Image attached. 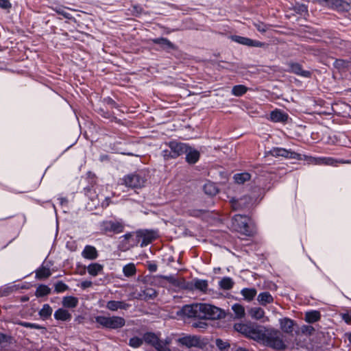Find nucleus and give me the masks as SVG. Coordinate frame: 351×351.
I'll return each instance as SVG.
<instances>
[{
	"label": "nucleus",
	"mask_w": 351,
	"mask_h": 351,
	"mask_svg": "<svg viewBox=\"0 0 351 351\" xmlns=\"http://www.w3.org/2000/svg\"><path fill=\"white\" fill-rule=\"evenodd\" d=\"M250 219L246 216L236 215L232 218V226L237 232L246 236H252L256 233V229Z\"/></svg>",
	"instance_id": "obj_2"
},
{
	"label": "nucleus",
	"mask_w": 351,
	"mask_h": 351,
	"mask_svg": "<svg viewBox=\"0 0 351 351\" xmlns=\"http://www.w3.org/2000/svg\"><path fill=\"white\" fill-rule=\"evenodd\" d=\"M219 285L223 290H229L232 288L234 282L231 278L224 277L219 281Z\"/></svg>",
	"instance_id": "obj_30"
},
{
	"label": "nucleus",
	"mask_w": 351,
	"mask_h": 351,
	"mask_svg": "<svg viewBox=\"0 0 351 351\" xmlns=\"http://www.w3.org/2000/svg\"><path fill=\"white\" fill-rule=\"evenodd\" d=\"M150 42L159 45L163 49H176V46L172 43L169 40L166 38L160 37L156 38H152L149 40Z\"/></svg>",
	"instance_id": "obj_12"
},
{
	"label": "nucleus",
	"mask_w": 351,
	"mask_h": 351,
	"mask_svg": "<svg viewBox=\"0 0 351 351\" xmlns=\"http://www.w3.org/2000/svg\"><path fill=\"white\" fill-rule=\"evenodd\" d=\"M348 339L350 342L351 343V333L349 335Z\"/></svg>",
	"instance_id": "obj_57"
},
{
	"label": "nucleus",
	"mask_w": 351,
	"mask_h": 351,
	"mask_svg": "<svg viewBox=\"0 0 351 351\" xmlns=\"http://www.w3.org/2000/svg\"><path fill=\"white\" fill-rule=\"evenodd\" d=\"M7 340H8V337L2 333H0V343L6 342Z\"/></svg>",
	"instance_id": "obj_54"
},
{
	"label": "nucleus",
	"mask_w": 351,
	"mask_h": 351,
	"mask_svg": "<svg viewBox=\"0 0 351 351\" xmlns=\"http://www.w3.org/2000/svg\"><path fill=\"white\" fill-rule=\"evenodd\" d=\"M82 256L84 258L94 260L97 257V252L95 247L86 245L82 252Z\"/></svg>",
	"instance_id": "obj_21"
},
{
	"label": "nucleus",
	"mask_w": 351,
	"mask_h": 351,
	"mask_svg": "<svg viewBox=\"0 0 351 351\" xmlns=\"http://www.w3.org/2000/svg\"><path fill=\"white\" fill-rule=\"evenodd\" d=\"M162 155L165 160H169L170 158H173V152L171 149L162 150Z\"/></svg>",
	"instance_id": "obj_47"
},
{
	"label": "nucleus",
	"mask_w": 351,
	"mask_h": 351,
	"mask_svg": "<svg viewBox=\"0 0 351 351\" xmlns=\"http://www.w3.org/2000/svg\"><path fill=\"white\" fill-rule=\"evenodd\" d=\"M250 316L254 319L259 320L265 317V311L261 307H252L249 311Z\"/></svg>",
	"instance_id": "obj_24"
},
{
	"label": "nucleus",
	"mask_w": 351,
	"mask_h": 351,
	"mask_svg": "<svg viewBox=\"0 0 351 351\" xmlns=\"http://www.w3.org/2000/svg\"><path fill=\"white\" fill-rule=\"evenodd\" d=\"M156 297V291L152 287H146L138 293V298L144 300H152Z\"/></svg>",
	"instance_id": "obj_20"
},
{
	"label": "nucleus",
	"mask_w": 351,
	"mask_h": 351,
	"mask_svg": "<svg viewBox=\"0 0 351 351\" xmlns=\"http://www.w3.org/2000/svg\"><path fill=\"white\" fill-rule=\"evenodd\" d=\"M257 300L261 305L265 306L267 304L272 303L274 298L269 292L265 291L258 295Z\"/></svg>",
	"instance_id": "obj_22"
},
{
	"label": "nucleus",
	"mask_w": 351,
	"mask_h": 351,
	"mask_svg": "<svg viewBox=\"0 0 351 351\" xmlns=\"http://www.w3.org/2000/svg\"><path fill=\"white\" fill-rule=\"evenodd\" d=\"M270 119L276 123H283L287 121L288 114L280 110H275L270 113Z\"/></svg>",
	"instance_id": "obj_17"
},
{
	"label": "nucleus",
	"mask_w": 351,
	"mask_h": 351,
	"mask_svg": "<svg viewBox=\"0 0 351 351\" xmlns=\"http://www.w3.org/2000/svg\"><path fill=\"white\" fill-rule=\"evenodd\" d=\"M280 328L283 332L291 333L293 331V322L289 318H284L280 321Z\"/></svg>",
	"instance_id": "obj_25"
},
{
	"label": "nucleus",
	"mask_w": 351,
	"mask_h": 351,
	"mask_svg": "<svg viewBox=\"0 0 351 351\" xmlns=\"http://www.w3.org/2000/svg\"><path fill=\"white\" fill-rule=\"evenodd\" d=\"M341 318L347 324H350L351 322V315L349 313H342Z\"/></svg>",
	"instance_id": "obj_51"
},
{
	"label": "nucleus",
	"mask_w": 351,
	"mask_h": 351,
	"mask_svg": "<svg viewBox=\"0 0 351 351\" xmlns=\"http://www.w3.org/2000/svg\"><path fill=\"white\" fill-rule=\"evenodd\" d=\"M50 292H51V289L48 286L45 285H40L36 288V290L35 292V295L37 298H40V297H43V296L49 295L50 293Z\"/></svg>",
	"instance_id": "obj_32"
},
{
	"label": "nucleus",
	"mask_w": 351,
	"mask_h": 351,
	"mask_svg": "<svg viewBox=\"0 0 351 351\" xmlns=\"http://www.w3.org/2000/svg\"><path fill=\"white\" fill-rule=\"evenodd\" d=\"M12 6L8 0H0V8L3 9H9Z\"/></svg>",
	"instance_id": "obj_48"
},
{
	"label": "nucleus",
	"mask_w": 351,
	"mask_h": 351,
	"mask_svg": "<svg viewBox=\"0 0 351 351\" xmlns=\"http://www.w3.org/2000/svg\"><path fill=\"white\" fill-rule=\"evenodd\" d=\"M308 162L315 165H326L330 166H336L337 163L335 159L330 157H311Z\"/></svg>",
	"instance_id": "obj_10"
},
{
	"label": "nucleus",
	"mask_w": 351,
	"mask_h": 351,
	"mask_svg": "<svg viewBox=\"0 0 351 351\" xmlns=\"http://www.w3.org/2000/svg\"><path fill=\"white\" fill-rule=\"evenodd\" d=\"M93 283L90 280H84L82 281L80 284V287L83 289H87L88 287H90L92 286Z\"/></svg>",
	"instance_id": "obj_50"
},
{
	"label": "nucleus",
	"mask_w": 351,
	"mask_h": 351,
	"mask_svg": "<svg viewBox=\"0 0 351 351\" xmlns=\"http://www.w3.org/2000/svg\"><path fill=\"white\" fill-rule=\"evenodd\" d=\"M288 71L289 72L304 77H309L311 76V72L303 70L302 66L298 63L290 62L288 64Z\"/></svg>",
	"instance_id": "obj_9"
},
{
	"label": "nucleus",
	"mask_w": 351,
	"mask_h": 351,
	"mask_svg": "<svg viewBox=\"0 0 351 351\" xmlns=\"http://www.w3.org/2000/svg\"><path fill=\"white\" fill-rule=\"evenodd\" d=\"M53 316L56 320L62 322H69L72 317L71 314L64 308H60L57 309L55 311Z\"/></svg>",
	"instance_id": "obj_14"
},
{
	"label": "nucleus",
	"mask_w": 351,
	"mask_h": 351,
	"mask_svg": "<svg viewBox=\"0 0 351 351\" xmlns=\"http://www.w3.org/2000/svg\"><path fill=\"white\" fill-rule=\"evenodd\" d=\"M51 313L52 308L48 304H44L40 311H39L40 316L43 319L48 318L49 317L51 316Z\"/></svg>",
	"instance_id": "obj_38"
},
{
	"label": "nucleus",
	"mask_w": 351,
	"mask_h": 351,
	"mask_svg": "<svg viewBox=\"0 0 351 351\" xmlns=\"http://www.w3.org/2000/svg\"><path fill=\"white\" fill-rule=\"evenodd\" d=\"M247 91V88L244 85H236L232 87V94L237 97L243 95Z\"/></svg>",
	"instance_id": "obj_35"
},
{
	"label": "nucleus",
	"mask_w": 351,
	"mask_h": 351,
	"mask_svg": "<svg viewBox=\"0 0 351 351\" xmlns=\"http://www.w3.org/2000/svg\"><path fill=\"white\" fill-rule=\"evenodd\" d=\"M54 10L59 14L63 16L65 19H72V16L70 13L65 11L64 8L57 7L54 9Z\"/></svg>",
	"instance_id": "obj_43"
},
{
	"label": "nucleus",
	"mask_w": 351,
	"mask_h": 351,
	"mask_svg": "<svg viewBox=\"0 0 351 351\" xmlns=\"http://www.w3.org/2000/svg\"><path fill=\"white\" fill-rule=\"evenodd\" d=\"M148 269L151 271H156L157 270V266L156 264H149Z\"/></svg>",
	"instance_id": "obj_55"
},
{
	"label": "nucleus",
	"mask_w": 351,
	"mask_h": 351,
	"mask_svg": "<svg viewBox=\"0 0 351 351\" xmlns=\"http://www.w3.org/2000/svg\"><path fill=\"white\" fill-rule=\"evenodd\" d=\"M181 314L190 318L217 319L221 317V308L206 303H195L184 306L180 310Z\"/></svg>",
	"instance_id": "obj_1"
},
{
	"label": "nucleus",
	"mask_w": 351,
	"mask_h": 351,
	"mask_svg": "<svg viewBox=\"0 0 351 351\" xmlns=\"http://www.w3.org/2000/svg\"><path fill=\"white\" fill-rule=\"evenodd\" d=\"M195 289L206 292L208 289V282L206 280H196L194 282Z\"/></svg>",
	"instance_id": "obj_39"
},
{
	"label": "nucleus",
	"mask_w": 351,
	"mask_h": 351,
	"mask_svg": "<svg viewBox=\"0 0 351 351\" xmlns=\"http://www.w3.org/2000/svg\"><path fill=\"white\" fill-rule=\"evenodd\" d=\"M95 322L100 326L108 329H119L125 324V320L119 316H103L98 315L95 317Z\"/></svg>",
	"instance_id": "obj_3"
},
{
	"label": "nucleus",
	"mask_w": 351,
	"mask_h": 351,
	"mask_svg": "<svg viewBox=\"0 0 351 351\" xmlns=\"http://www.w3.org/2000/svg\"><path fill=\"white\" fill-rule=\"evenodd\" d=\"M247 336L253 339L265 340L267 335L263 328L256 327L251 328Z\"/></svg>",
	"instance_id": "obj_16"
},
{
	"label": "nucleus",
	"mask_w": 351,
	"mask_h": 351,
	"mask_svg": "<svg viewBox=\"0 0 351 351\" xmlns=\"http://www.w3.org/2000/svg\"><path fill=\"white\" fill-rule=\"evenodd\" d=\"M143 343V339L139 337H132L130 339V346L133 348H138Z\"/></svg>",
	"instance_id": "obj_42"
},
{
	"label": "nucleus",
	"mask_w": 351,
	"mask_h": 351,
	"mask_svg": "<svg viewBox=\"0 0 351 351\" xmlns=\"http://www.w3.org/2000/svg\"><path fill=\"white\" fill-rule=\"evenodd\" d=\"M104 266L99 263H94L88 265L87 271L92 276H96L103 271Z\"/></svg>",
	"instance_id": "obj_23"
},
{
	"label": "nucleus",
	"mask_w": 351,
	"mask_h": 351,
	"mask_svg": "<svg viewBox=\"0 0 351 351\" xmlns=\"http://www.w3.org/2000/svg\"><path fill=\"white\" fill-rule=\"evenodd\" d=\"M161 278L167 280L168 282L173 285H176L178 282L173 276H161Z\"/></svg>",
	"instance_id": "obj_49"
},
{
	"label": "nucleus",
	"mask_w": 351,
	"mask_h": 351,
	"mask_svg": "<svg viewBox=\"0 0 351 351\" xmlns=\"http://www.w3.org/2000/svg\"><path fill=\"white\" fill-rule=\"evenodd\" d=\"M136 269L134 263H128L123 267V273L126 277H131L136 274Z\"/></svg>",
	"instance_id": "obj_31"
},
{
	"label": "nucleus",
	"mask_w": 351,
	"mask_h": 351,
	"mask_svg": "<svg viewBox=\"0 0 351 351\" xmlns=\"http://www.w3.org/2000/svg\"><path fill=\"white\" fill-rule=\"evenodd\" d=\"M130 304L123 301L110 300L106 304V308L112 311H116L118 309L126 310L129 308Z\"/></svg>",
	"instance_id": "obj_15"
},
{
	"label": "nucleus",
	"mask_w": 351,
	"mask_h": 351,
	"mask_svg": "<svg viewBox=\"0 0 351 351\" xmlns=\"http://www.w3.org/2000/svg\"><path fill=\"white\" fill-rule=\"evenodd\" d=\"M104 229L106 230L112 231L115 232H120L122 231V226L119 223L113 221H106L104 223Z\"/></svg>",
	"instance_id": "obj_28"
},
{
	"label": "nucleus",
	"mask_w": 351,
	"mask_h": 351,
	"mask_svg": "<svg viewBox=\"0 0 351 351\" xmlns=\"http://www.w3.org/2000/svg\"><path fill=\"white\" fill-rule=\"evenodd\" d=\"M78 303L79 300L76 297L69 295L62 298V304L64 308H74L78 305Z\"/></svg>",
	"instance_id": "obj_18"
},
{
	"label": "nucleus",
	"mask_w": 351,
	"mask_h": 351,
	"mask_svg": "<svg viewBox=\"0 0 351 351\" xmlns=\"http://www.w3.org/2000/svg\"><path fill=\"white\" fill-rule=\"evenodd\" d=\"M184 154H186V160L189 164L196 163L199 158V152L189 147H188V150Z\"/></svg>",
	"instance_id": "obj_19"
},
{
	"label": "nucleus",
	"mask_w": 351,
	"mask_h": 351,
	"mask_svg": "<svg viewBox=\"0 0 351 351\" xmlns=\"http://www.w3.org/2000/svg\"><path fill=\"white\" fill-rule=\"evenodd\" d=\"M300 11L301 12H307V8L304 5H302L300 6Z\"/></svg>",
	"instance_id": "obj_56"
},
{
	"label": "nucleus",
	"mask_w": 351,
	"mask_h": 351,
	"mask_svg": "<svg viewBox=\"0 0 351 351\" xmlns=\"http://www.w3.org/2000/svg\"><path fill=\"white\" fill-rule=\"evenodd\" d=\"M231 38L233 41L237 43L249 47L250 46L252 42V39L240 36H232Z\"/></svg>",
	"instance_id": "obj_37"
},
{
	"label": "nucleus",
	"mask_w": 351,
	"mask_h": 351,
	"mask_svg": "<svg viewBox=\"0 0 351 351\" xmlns=\"http://www.w3.org/2000/svg\"><path fill=\"white\" fill-rule=\"evenodd\" d=\"M234 328L237 331L247 336L251 327L243 324H236L234 325Z\"/></svg>",
	"instance_id": "obj_40"
},
{
	"label": "nucleus",
	"mask_w": 351,
	"mask_h": 351,
	"mask_svg": "<svg viewBox=\"0 0 351 351\" xmlns=\"http://www.w3.org/2000/svg\"><path fill=\"white\" fill-rule=\"evenodd\" d=\"M204 213V210L199 209H191L188 210V213L189 215L193 217H200Z\"/></svg>",
	"instance_id": "obj_46"
},
{
	"label": "nucleus",
	"mask_w": 351,
	"mask_h": 351,
	"mask_svg": "<svg viewBox=\"0 0 351 351\" xmlns=\"http://www.w3.org/2000/svg\"><path fill=\"white\" fill-rule=\"evenodd\" d=\"M320 319V313L317 311L306 312L305 314V320L308 323H314Z\"/></svg>",
	"instance_id": "obj_29"
},
{
	"label": "nucleus",
	"mask_w": 351,
	"mask_h": 351,
	"mask_svg": "<svg viewBox=\"0 0 351 351\" xmlns=\"http://www.w3.org/2000/svg\"><path fill=\"white\" fill-rule=\"evenodd\" d=\"M68 289V285L64 283L62 281H58L55 285V291L57 293L64 292Z\"/></svg>",
	"instance_id": "obj_41"
},
{
	"label": "nucleus",
	"mask_w": 351,
	"mask_h": 351,
	"mask_svg": "<svg viewBox=\"0 0 351 351\" xmlns=\"http://www.w3.org/2000/svg\"><path fill=\"white\" fill-rule=\"evenodd\" d=\"M257 291L254 288H244L241 289V294L248 302L252 301L256 296Z\"/></svg>",
	"instance_id": "obj_26"
},
{
	"label": "nucleus",
	"mask_w": 351,
	"mask_h": 351,
	"mask_svg": "<svg viewBox=\"0 0 351 351\" xmlns=\"http://www.w3.org/2000/svg\"><path fill=\"white\" fill-rule=\"evenodd\" d=\"M250 174L248 173H237L234 176V179L237 184H243L250 179Z\"/></svg>",
	"instance_id": "obj_36"
},
{
	"label": "nucleus",
	"mask_w": 351,
	"mask_h": 351,
	"mask_svg": "<svg viewBox=\"0 0 351 351\" xmlns=\"http://www.w3.org/2000/svg\"><path fill=\"white\" fill-rule=\"evenodd\" d=\"M169 147L172 150L173 158H177L184 154L188 150V146L185 143L171 141L169 143Z\"/></svg>",
	"instance_id": "obj_8"
},
{
	"label": "nucleus",
	"mask_w": 351,
	"mask_h": 351,
	"mask_svg": "<svg viewBox=\"0 0 351 351\" xmlns=\"http://www.w3.org/2000/svg\"><path fill=\"white\" fill-rule=\"evenodd\" d=\"M178 341L188 348L197 347L200 344L199 339L196 336H185L180 338Z\"/></svg>",
	"instance_id": "obj_13"
},
{
	"label": "nucleus",
	"mask_w": 351,
	"mask_h": 351,
	"mask_svg": "<svg viewBox=\"0 0 351 351\" xmlns=\"http://www.w3.org/2000/svg\"><path fill=\"white\" fill-rule=\"evenodd\" d=\"M268 154L275 157L282 156L286 158L296 160L302 159L301 155L300 154L282 147H274L268 152Z\"/></svg>",
	"instance_id": "obj_6"
},
{
	"label": "nucleus",
	"mask_w": 351,
	"mask_h": 351,
	"mask_svg": "<svg viewBox=\"0 0 351 351\" xmlns=\"http://www.w3.org/2000/svg\"><path fill=\"white\" fill-rule=\"evenodd\" d=\"M204 191L205 193L209 195H215L218 192L217 187L213 182L206 183L204 186Z\"/></svg>",
	"instance_id": "obj_34"
},
{
	"label": "nucleus",
	"mask_w": 351,
	"mask_h": 351,
	"mask_svg": "<svg viewBox=\"0 0 351 351\" xmlns=\"http://www.w3.org/2000/svg\"><path fill=\"white\" fill-rule=\"evenodd\" d=\"M264 45H265V44L263 43H261L258 40H252L250 47H262Z\"/></svg>",
	"instance_id": "obj_52"
},
{
	"label": "nucleus",
	"mask_w": 351,
	"mask_h": 351,
	"mask_svg": "<svg viewBox=\"0 0 351 351\" xmlns=\"http://www.w3.org/2000/svg\"><path fill=\"white\" fill-rule=\"evenodd\" d=\"M143 340L151 345L159 351H169L166 344L160 341L158 337L152 332H147L144 335Z\"/></svg>",
	"instance_id": "obj_7"
},
{
	"label": "nucleus",
	"mask_w": 351,
	"mask_h": 351,
	"mask_svg": "<svg viewBox=\"0 0 351 351\" xmlns=\"http://www.w3.org/2000/svg\"><path fill=\"white\" fill-rule=\"evenodd\" d=\"M216 344L220 349H225L228 346V344L221 339H217Z\"/></svg>",
	"instance_id": "obj_53"
},
{
	"label": "nucleus",
	"mask_w": 351,
	"mask_h": 351,
	"mask_svg": "<svg viewBox=\"0 0 351 351\" xmlns=\"http://www.w3.org/2000/svg\"><path fill=\"white\" fill-rule=\"evenodd\" d=\"M22 326H24L25 328H34V329H41L43 327L39 326L37 324L35 323H29V322H21L20 324Z\"/></svg>",
	"instance_id": "obj_44"
},
{
	"label": "nucleus",
	"mask_w": 351,
	"mask_h": 351,
	"mask_svg": "<svg viewBox=\"0 0 351 351\" xmlns=\"http://www.w3.org/2000/svg\"><path fill=\"white\" fill-rule=\"evenodd\" d=\"M337 64L340 63V62H343L342 60H339V61H337Z\"/></svg>",
	"instance_id": "obj_58"
},
{
	"label": "nucleus",
	"mask_w": 351,
	"mask_h": 351,
	"mask_svg": "<svg viewBox=\"0 0 351 351\" xmlns=\"http://www.w3.org/2000/svg\"><path fill=\"white\" fill-rule=\"evenodd\" d=\"M232 310L234 314V318L242 319L245 317V308L240 304H234L232 306Z\"/></svg>",
	"instance_id": "obj_27"
},
{
	"label": "nucleus",
	"mask_w": 351,
	"mask_h": 351,
	"mask_svg": "<svg viewBox=\"0 0 351 351\" xmlns=\"http://www.w3.org/2000/svg\"><path fill=\"white\" fill-rule=\"evenodd\" d=\"M51 275V272L49 268L42 266L36 272V277L38 279H43L49 277Z\"/></svg>",
	"instance_id": "obj_33"
},
{
	"label": "nucleus",
	"mask_w": 351,
	"mask_h": 351,
	"mask_svg": "<svg viewBox=\"0 0 351 351\" xmlns=\"http://www.w3.org/2000/svg\"><path fill=\"white\" fill-rule=\"evenodd\" d=\"M254 25L260 32H265L268 29L267 25L263 23H254Z\"/></svg>",
	"instance_id": "obj_45"
},
{
	"label": "nucleus",
	"mask_w": 351,
	"mask_h": 351,
	"mask_svg": "<svg viewBox=\"0 0 351 351\" xmlns=\"http://www.w3.org/2000/svg\"><path fill=\"white\" fill-rule=\"evenodd\" d=\"M267 343L271 348L277 350H284L286 346L282 339L281 335L278 331H271L267 335Z\"/></svg>",
	"instance_id": "obj_5"
},
{
	"label": "nucleus",
	"mask_w": 351,
	"mask_h": 351,
	"mask_svg": "<svg viewBox=\"0 0 351 351\" xmlns=\"http://www.w3.org/2000/svg\"><path fill=\"white\" fill-rule=\"evenodd\" d=\"M139 236L143 239L141 246L144 247L152 243L156 238L157 234L154 231L145 230L140 232Z\"/></svg>",
	"instance_id": "obj_11"
},
{
	"label": "nucleus",
	"mask_w": 351,
	"mask_h": 351,
	"mask_svg": "<svg viewBox=\"0 0 351 351\" xmlns=\"http://www.w3.org/2000/svg\"><path fill=\"white\" fill-rule=\"evenodd\" d=\"M147 179L142 173H131L123 177V183L127 187L141 189L145 185Z\"/></svg>",
	"instance_id": "obj_4"
}]
</instances>
